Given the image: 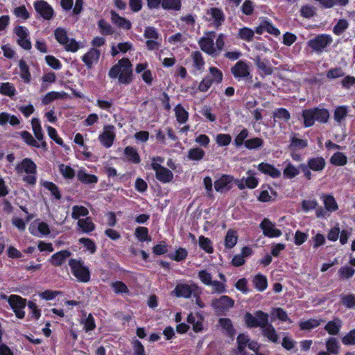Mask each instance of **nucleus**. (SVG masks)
I'll return each instance as SVG.
<instances>
[{
    "instance_id": "obj_46",
    "label": "nucleus",
    "mask_w": 355,
    "mask_h": 355,
    "mask_svg": "<svg viewBox=\"0 0 355 355\" xmlns=\"http://www.w3.org/2000/svg\"><path fill=\"white\" fill-rule=\"evenodd\" d=\"M42 185L46 189H48L51 195L54 196L56 200H60L62 198L61 193L59 190L58 187L53 182L49 181H45Z\"/></svg>"
},
{
    "instance_id": "obj_3",
    "label": "nucleus",
    "mask_w": 355,
    "mask_h": 355,
    "mask_svg": "<svg viewBox=\"0 0 355 355\" xmlns=\"http://www.w3.org/2000/svg\"><path fill=\"white\" fill-rule=\"evenodd\" d=\"M326 166V161L322 156L310 157L307 159L306 164L302 163L300 168L304 178L307 180L312 179L311 171L320 173Z\"/></svg>"
},
{
    "instance_id": "obj_25",
    "label": "nucleus",
    "mask_w": 355,
    "mask_h": 355,
    "mask_svg": "<svg viewBox=\"0 0 355 355\" xmlns=\"http://www.w3.org/2000/svg\"><path fill=\"white\" fill-rule=\"evenodd\" d=\"M111 20L113 24L116 25L119 28L128 31L132 28V23L130 21L123 17H121L114 10H111Z\"/></svg>"
},
{
    "instance_id": "obj_9",
    "label": "nucleus",
    "mask_w": 355,
    "mask_h": 355,
    "mask_svg": "<svg viewBox=\"0 0 355 355\" xmlns=\"http://www.w3.org/2000/svg\"><path fill=\"white\" fill-rule=\"evenodd\" d=\"M231 73L237 80H245L248 82L252 81V75L250 73V67L245 61H238L232 68Z\"/></svg>"
},
{
    "instance_id": "obj_32",
    "label": "nucleus",
    "mask_w": 355,
    "mask_h": 355,
    "mask_svg": "<svg viewBox=\"0 0 355 355\" xmlns=\"http://www.w3.org/2000/svg\"><path fill=\"white\" fill-rule=\"evenodd\" d=\"M225 247L226 249L233 248L238 241L237 232L233 229H229L225 236Z\"/></svg>"
},
{
    "instance_id": "obj_28",
    "label": "nucleus",
    "mask_w": 355,
    "mask_h": 355,
    "mask_svg": "<svg viewBox=\"0 0 355 355\" xmlns=\"http://www.w3.org/2000/svg\"><path fill=\"white\" fill-rule=\"evenodd\" d=\"M300 164L296 166L289 162L283 170L284 178L292 180L300 173Z\"/></svg>"
},
{
    "instance_id": "obj_33",
    "label": "nucleus",
    "mask_w": 355,
    "mask_h": 355,
    "mask_svg": "<svg viewBox=\"0 0 355 355\" xmlns=\"http://www.w3.org/2000/svg\"><path fill=\"white\" fill-rule=\"evenodd\" d=\"M218 323L223 329L224 333L226 334L228 336L232 337L235 335L236 331L233 326L232 322L230 318H219Z\"/></svg>"
},
{
    "instance_id": "obj_51",
    "label": "nucleus",
    "mask_w": 355,
    "mask_h": 355,
    "mask_svg": "<svg viewBox=\"0 0 355 355\" xmlns=\"http://www.w3.org/2000/svg\"><path fill=\"white\" fill-rule=\"evenodd\" d=\"M249 135V132L247 128H243L241 131L235 137L234 140V144L236 147L239 148L243 145L245 146V140Z\"/></svg>"
},
{
    "instance_id": "obj_24",
    "label": "nucleus",
    "mask_w": 355,
    "mask_h": 355,
    "mask_svg": "<svg viewBox=\"0 0 355 355\" xmlns=\"http://www.w3.org/2000/svg\"><path fill=\"white\" fill-rule=\"evenodd\" d=\"M234 178L230 175H223L219 179L214 182L215 190L218 192L222 191L223 189L230 190L231 184Z\"/></svg>"
},
{
    "instance_id": "obj_40",
    "label": "nucleus",
    "mask_w": 355,
    "mask_h": 355,
    "mask_svg": "<svg viewBox=\"0 0 355 355\" xmlns=\"http://www.w3.org/2000/svg\"><path fill=\"white\" fill-rule=\"evenodd\" d=\"M264 141L261 137H253L248 139L245 142V148L248 150H258L263 147Z\"/></svg>"
},
{
    "instance_id": "obj_41",
    "label": "nucleus",
    "mask_w": 355,
    "mask_h": 355,
    "mask_svg": "<svg viewBox=\"0 0 355 355\" xmlns=\"http://www.w3.org/2000/svg\"><path fill=\"white\" fill-rule=\"evenodd\" d=\"M65 96V92H49L43 96L42 103L43 105H48L55 100L63 98Z\"/></svg>"
},
{
    "instance_id": "obj_63",
    "label": "nucleus",
    "mask_w": 355,
    "mask_h": 355,
    "mask_svg": "<svg viewBox=\"0 0 355 355\" xmlns=\"http://www.w3.org/2000/svg\"><path fill=\"white\" fill-rule=\"evenodd\" d=\"M188 252L185 248L180 247L175 252V254H170L168 257L171 259L180 262L187 259Z\"/></svg>"
},
{
    "instance_id": "obj_58",
    "label": "nucleus",
    "mask_w": 355,
    "mask_h": 355,
    "mask_svg": "<svg viewBox=\"0 0 355 355\" xmlns=\"http://www.w3.org/2000/svg\"><path fill=\"white\" fill-rule=\"evenodd\" d=\"M79 243L83 244V247L88 250L90 254H94L96 251V245L95 242L89 238H80L78 240Z\"/></svg>"
},
{
    "instance_id": "obj_59",
    "label": "nucleus",
    "mask_w": 355,
    "mask_h": 355,
    "mask_svg": "<svg viewBox=\"0 0 355 355\" xmlns=\"http://www.w3.org/2000/svg\"><path fill=\"white\" fill-rule=\"evenodd\" d=\"M349 27V23L345 19H340L334 26L333 32L336 35H340Z\"/></svg>"
},
{
    "instance_id": "obj_26",
    "label": "nucleus",
    "mask_w": 355,
    "mask_h": 355,
    "mask_svg": "<svg viewBox=\"0 0 355 355\" xmlns=\"http://www.w3.org/2000/svg\"><path fill=\"white\" fill-rule=\"evenodd\" d=\"M207 13L213 18L214 26L216 29H218L225 20V14L219 8H211L207 10Z\"/></svg>"
},
{
    "instance_id": "obj_45",
    "label": "nucleus",
    "mask_w": 355,
    "mask_h": 355,
    "mask_svg": "<svg viewBox=\"0 0 355 355\" xmlns=\"http://www.w3.org/2000/svg\"><path fill=\"white\" fill-rule=\"evenodd\" d=\"M199 246L205 252L211 254L214 252V248L211 240L204 236H200L198 239Z\"/></svg>"
},
{
    "instance_id": "obj_2",
    "label": "nucleus",
    "mask_w": 355,
    "mask_h": 355,
    "mask_svg": "<svg viewBox=\"0 0 355 355\" xmlns=\"http://www.w3.org/2000/svg\"><path fill=\"white\" fill-rule=\"evenodd\" d=\"M301 115L302 125L304 128L312 127L315 122L321 124L327 123L330 116L327 109L319 107L304 109L302 111Z\"/></svg>"
},
{
    "instance_id": "obj_64",
    "label": "nucleus",
    "mask_w": 355,
    "mask_h": 355,
    "mask_svg": "<svg viewBox=\"0 0 355 355\" xmlns=\"http://www.w3.org/2000/svg\"><path fill=\"white\" fill-rule=\"evenodd\" d=\"M341 303L347 309H353L355 307V295L347 294L340 296Z\"/></svg>"
},
{
    "instance_id": "obj_34",
    "label": "nucleus",
    "mask_w": 355,
    "mask_h": 355,
    "mask_svg": "<svg viewBox=\"0 0 355 355\" xmlns=\"http://www.w3.org/2000/svg\"><path fill=\"white\" fill-rule=\"evenodd\" d=\"M124 155L126 159L132 164H139L141 162L140 156L137 150L132 146H127L124 148Z\"/></svg>"
},
{
    "instance_id": "obj_29",
    "label": "nucleus",
    "mask_w": 355,
    "mask_h": 355,
    "mask_svg": "<svg viewBox=\"0 0 355 355\" xmlns=\"http://www.w3.org/2000/svg\"><path fill=\"white\" fill-rule=\"evenodd\" d=\"M252 282L254 288L259 292L264 291L268 287V279L264 275H256Z\"/></svg>"
},
{
    "instance_id": "obj_55",
    "label": "nucleus",
    "mask_w": 355,
    "mask_h": 355,
    "mask_svg": "<svg viewBox=\"0 0 355 355\" xmlns=\"http://www.w3.org/2000/svg\"><path fill=\"white\" fill-rule=\"evenodd\" d=\"M181 0H162V7L165 10H180L181 9Z\"/></svg>"
},
{
    "instance_id": "obj_44",
    "label": "nucleus",
    "mask_w": 355,
    "mask_h": 355,
    "mask_svg": "<svg viewBox=\"0 0 355 355\" xmlns=\"http://www.w3.org/2000/svg\"><path fill=\"white\" fill-rule=\"evenodd\" d=\"M54 36L57 42L62 45L67 44L69 41L66 30L61 27L55 28Z\"/></svg>"
},
{
    "instance_id": "obj_49",
    "label": "nucleus",
    "mask_w": 355,
    "mask_h": 355,
    "mask_svg": "<svg viewBox=\"0 0 355 355\" xmlns=\"http://www.w3.org/2000/svg\"><path fill=\"white\" fill-rule=\"evenodd\" d=\"M0 93L8 96H13L16 94V89L12 83H3L0 86Z\"/></svg>"
},
{
    "instance_id": "obj_35",
    "label": "nucleus",
    "mask_w": 355,
    "mask_h": 355,
    "mask_svg": "<svg viewBox=\"0 0 355 355\" xmlns=\"http://www.w3.org/2000/svg\"><path fill=\"white\" fill-rule=\"evenodd\" d=\"M347 114V107L346 105H339L334 110V119L338 125H340L341 123L345 120Z\"/></svg>"
},
{
    "instance_id": "obj_57",
    "label": "nucleus",
    "mask_w": 355,
    "mask_h": 355,
    "mask_svg": "<svg viewBox=\"0 0 355 355\" xmlns=\"http://www.w3.org/2000/svg\"><path fill=\"white\" fill-rule=\"evenodd\" d=\"M192 58L194 68L196 70H201L205 65L202 53L199 51H196L192 53Z\"/></svg>"
},
{
    "instance_id": "obj_1",
    "label": "nucleus",
    "mask_w": 355,
    "mask_h": 355,
    "mask_svg": "<svg viewBox=\"0 0 355 355\" xmlns=\"http://www.w3.org/2000/svg\"><path fill=\"white\" fill-rule=\"evenodd\" d=\"M108 76L111 79L117 78L120 84L130 85L133 80V69L130 59L128 58L120 59L111 67Z\"/></svg>"
},
{
    "instance_id": "obj_6",
    "label": "nucleus",
    "mask_w": 355,
    "mask_h": 355,
    "mask_svg": "<svg viewBox=\"0 0 355 355\" xmlns=\"http://www.w3.org/2000/svg\"><path fill=\"white\" fill-rule=\"evenodd\" d=\"M69 266L72 274L79 282L87 283L90 280L91 275L89 268L84 265L82 260L71 258L69 261Z\"/></svg>"
},
{
    "instance_id": "obj_8",
    "label": "nucleus",
    "mask_w": 355,
    "mask_h": 355,
    "mask_svg": "<svg viewBox=\"0 0 355 355\" xmlns=\"http://www.w3.org/2000/svg\"><path fill=\"white\" fill-rule=\"evenodd\" d=\"M333 42V39L330 35L320 34L313 39L308 41V46L313 51L321 53L324 49L329 46Z\"/></svg>"
},
{
    "instance_id": "obj_18",
    "label": "nucleus",
    "mask_w": 355,
    "mask_h": 355,
    "mask_svg": "<svg viewBox=\"0 0 355 355\" xmlns=\"http://www.w3.org/2000/svg\"><path fill=\"white\" fill-rule=\"evenodd\" d=\"M101 55V51L96 48H90L89 51L85 53L81 60L88 69H91L94 63H97Z\"/></svg>"
},
{
    "instance_id": "obj_20",
    "label": "nucleus",
    "mask_w": 355,
    "mask_h": 355,
    "mask_svg": "<svg viewBox=\"0 0 355 355\" xmlns=\"http://www.w3.org/2000/svg\"><path fill=\"white\" fill-rule=\"evenodd\" d=\"M19 135L22 140L27 145L31 147L41 148L44 151L48 150L49 147L47 143L42 142V144H40L28 131L23 130L19 133Z\"/></svg>"
},
{
    "instance_id": "obj_17",
    "label": "nucleus",
    "mask_w": 355,
    "mask_h": 355,
    "mask_svg": "<svg viewBox=\"0 0 355 355\" xmlns=\"http://www.w3.org/2000/svg\"><path fill=\"white\" fill-rule=\"evenodd\" d=\"M207 34L210 37H202L200 39L198 44L202 51L208 55H214L216 49L214 46L213 37L216 35V33L214 31H209Z\"/></svg>"
},
{
    "instance_id": "obj_23",
    "label": "nucleus",
    "mask_w": 355,
    "mask_h": 355,
    "mask_svg": "<svg viewBox=\"0 0 355 355\" xmlns=\"http://www.w3.org/2000/svg\"><path fill=\"white\" fill-rule=\"evenodd\" d=\"M71 255V252L68 250H63L53 254L49 259V262L53 266H61L66 259Z\"/></svg>"
},
{
    "instance_id": "obj_50",
    "label": "nucleus",
    "mask_w": 355,
    "mask_h": 355,
    "mask_svg": "<svg viewBox=\"0 0 355 355\" xmlns=\"http://www.w3.org/2000/svg\"><path fill=\"white\" fill-rule=\"evenodd\" d=\"M98 26L100 33L103 35H110L114 33V29L112 26L103 19H101L98 21Z\"/></svg>"
},
{
    "instance_id": "obj_12",
    "label": "nucleus",
    "mask_w": 355,
    "mask_h": 355,
    "mask_svg": "<svg viewBox=\"0 0 355 355\" xmlns=\"http://www.w3.org/2000/svg\"><path fill=\"white\" fill-rule=\"evenodd\" d=\"M116 138L115 127L113 125H105L103 131L98 136V140L105 148H110Z\"/></svg>"
},
{
    "instance_id": "obj_36",
    "label": "nucleus",
    "mask_w": 355,
    "mask_h": 355,
    "mask_svg": "<svg viewBox=\"0 0 355 355\" xmlns=\"http://www.w3.org/2000/svg\"><path fill=\"white\" fill-rule=\"evenodd\" d=\"M19 76L24 83H28L31 80L29 67L23 59L19 61Z\"/></svg>"
},
{
    "instance_id": "obj_62",
    "label": "nucleus",
    "mask_w": 355,
    "mask_h": 355,
    "mask_svg": "<svg viewBox=\"0 0 355 355\" xmlns=\"http://www.w3.org/2000/svg\"><path fill=\"white\" fill-rule=\"evenodd\" d=\"M89 214L88 209L82 205H74L72 207L71 216L73 219H78L80 216H87Z\"/></svg>"
},
{
    "instance_id": "obj_30",
    "label": "nucleus",
    "mask_w": 355,
    "mask_h": 355,
    "mask_svg": "<svg viewBox=\"0 0 355 355\" xmlns=\"http://www.w3.org/2000/svg\"><path fill=\"white\" fill-rule=\"evenodd\" d=\"M262 334L268 338V340L272 343H276L278 341L279 336L276 332V330L272 324H270L268 321L267 325L261 328Z\"/></svg>"
},
{
    "instance_id": "obj_19",
    "label": "nucleus",
    "mask_w": 355,
    "mask_h": 355,
    "mask_svg": "<svg viewBox=\"0 0 355 355\" xmlns=\"http://www.w3.org/2000/svg\"><path fill=\"white\" fill-rule=\"evenodd\" d=\"M262 190L260 191L257 200L261 202H268L275 200L277 197V193L270 184H265L261 186Z\"/></svg>"
},
{
    "instance_id": "obj_56",
    "label": "nucleus",
    "mask_w": 355,
    "mask_h": 355,
    "mask_svg": "<svg viewBox=\"0 0 355 355\" xmlns=\"http://www.w3.org/2000/svg\"><path fill=\"white\" fill-rule=\"evenodd\" d=\"M111 287L116 294H128L130 291L127 285L121 281H116L111 284Z\"/></svg>"
},
{
    "instance_id": "obj_48",
    "label": "nucleus",
    "mask_w": 355,
    "mask_h": 355,
    "mask_svg": "<svg viewBox=\"0 0 355 355\" xmlns=\"http://www.w3.org/2000/svg\"><path fill=\"white\" fill-rule=\"evenodd\" d=\"M338 273L340 279H348L354 275L355 269L352 266H344L339 268Z\"/></svg>"
},
{
    "instance_id": "obj_7",
    "label": "nucleus",
    "mask_w": 355,
    "mask_h": 355,
    "mask_svg": "<svg viewBox=\"0 0 355 355\" xmlns=\"http://www.w3.org/2000/svg\"><path fill=\"white\" fill-rule=\"evenodd\" d=\"M8 302L18 319L25 317L24 309L27 305V300L18 295H10L8 297Z\"/></svg>"
},
{
    "instance_id": "obj_47",
    "label": "nucleus",
    "mask_w": 355,
    "mask_h": 355,
    "mask_svg": "<svg viewBox=\"0 0 355 355\" xmlns=\"http://www.w3.org/2000/svg\"><path fill=\"white\" fill-rule=\"evenodd\" d=\"M205 155V151L200 148H193L189 150L188 158L192 161H199L202 159Z\"/></svg>"
},
{
    "instance_id": "obj_60",
    "label": "nucleus",
    "mask_w": 355,
    "mask_h": 355,
    "mask_svg": "<svg viewBox=\"0 0 355 355\" xmlns=\"http://www.w3.org/2000/svg\"><path fill=\"white\" fill-rule=\"evenodd\" d=\"M308 146V142L306 139H299L295 137H293L291 139V143L288 148L292 150L295 148L304 149Z\"/></svg>"
},
{
    "instance_id": "obj_54",
    "label": "nucleus",
    "mask_w": 355,
    "mask_h": 355,
    "mask_svg": "<svg viewBox=\"0 0 355 355\" xmlns=\"http://www.w3.org/2000/svg\"><path fill=\"white\" fill-rule=\"evenodd\" d=\"M247 174L249 175L245 179V184L247 188L253 189L259 184V180L254 177L255 173L252 170H248Z\"/></svg>"
},
{
    "instance_id": "obj_52",
    "label": "nucleus",
    "mask_w": 355,
    "mask_h": 355,
    "mask_svg": "<svg viewBox=\"0 0 355 355\" xmlns=\"http://www.w3.org/2000/svg\"><path fill=\"white\" fill-rule=\"evenodd\" d=\"M326 347L329 354H338L340 345L335 338H329L326 343Z\"/></svg>"
},
{
    "instance_id": "obj_5",
    "label": "nucleus",
    "mask_w": 355,
    "mask_h": 355,
    "mask_svg": "<svg viewBox=\"0 0 355 355\" xmlns=\"http://www.w3.org/2000/svg\"><path fill=\"white\" fill-rule=\"evenodd\" d=\"M268 314L261 310L256 311L254 315L246 312L243 316L245 324L249 329L264 327L268 324Z\"/></svg>"
},
{
    "instance_id": "obj_37",
    "label": "nucleus",
    "mask_w": 355,
    "mask_h": 355,
    "mask_svg": "<svg viewBox=\"0 0 355 355\" xmlns=\"http://www.w3.org/2000/svg\"><path fill=\"white\" fill-rule=\"evenodd\" d=\"M254 31L248 27H243L239 29L236 38L250 42L253 40Z\"/></svg>"
},
{
    "instance_id": "obj_16",
    "label": "nucleus",
    "mask_w": 355,
    "mask_h": 355,
    "mask_svg": "<svg viewBox=\"0 0 355 355\" xmlns=\"http://www.w3.org/2000/svg\"><path fill=\"white\" fill-rule=\"evenodd\" d=\"M198 289V286L196 284L191 285L187 284H178L172 291L178 297L190 298L192 294Z\"/></svg>"
},
{
    "instance_id": "obj_42",
    "label": "nucleus",
    "mask_w": 355,
    "mask_h": 355,
    "mask_svg": "<svg viewBox=\"0 0 355 355\" xmlns=\"http://www.w3.org/2000/svg\"><path fill=\"white\" fill-rule=\"evenodd\" d=\"M323 202L324 207L327 211L333 212L338 209V204L332 195H324L323 196Z\"/></svg>"
},
{
    "instance_id": "obj_4",
    "label": "nucleus",
    "mask_w": 355,
    "mask_h": 355,
    "mask_svg": "<svg viewBox=\"0 0 355 355\" xmlns=\"http://www.w3.org/2000/svg\"><path fill=\"white\" fill-rule=\"evenodd\" d=\"M15 170L18 173L25 172L28 174L23 177V181L31 185H35L37 182V165L30 158H24L17 164Z\"/></svg>"
},
{
    "instance_id": "obj_61",
    "label": "nucleus",
    "mask_w": 355,
    "mask_h": 355,
    "mask_svg": "<svg viewBox=\"0 0 355 355\" xmlns=\"http://www.w3.org/2000/svg\"><path fill=\"white\" fill-rule=\"evenodd\" d=\"M273 117L275 119L284 120L288 122L291 119V114L288 110L284 107L277 108L273 112Z\"/></svg>"
},
{
    "instance_id": "obj_21",
    "label": "nucleus",
    "mask_w": 355,
    "mask_h": 355,
    "mask_svg": "<svg viewBox=\"0 0 355 355\" xmlns=\"http://www.w3.org/2000/svg\"><path fill=\"white\" fill-rule=\"evenodd\" d=\"M76 177L80 182L83 184L90 185L91 187H94L98 182V178L96 175L87 173L84 168L78 171Z\"/></svg>"
},
{
    "instance_id": "obj_31",
    "label": "nucleus",
    "mask_w": 355,
    "mask_h": 355,
    "mask_svg": "<svg viewBox=\"0 0 355 355\" xmlns=\"http://www.w3.org/2000/svg\"><path fill=\"white\" fill-rule=\"evenodd\" d=\"M342 327V321L340 318H336L333 320L329 321L324 326L325 331L329 335H337Z\"/></svg>"
},
{
    "instance_id": "obj_43",
    "label": "nucleus",
    "mask_w": 355,
    "mask_h": 355,
    "mask_svg": "<svg viewBox=\"0 0 355 355\" xmlns=\"http://www.w3.org/2000/svg\"><path fill=\"white\" fill-rule=\"evenodd\" d=\"M331 164L337 166H345L347 162V156L341 152H336L330 158Z\"/></svg>"
},
{
    "instance_id": "obj_53",
    "label": "nucleus",
    "mask_w": 355,
    "mask_h": 355,
    "mask_svg": "<svg viewBox=\"0 0 355 355\" xmlns=\"http://www.w3.org/2000/svg\"><path fill=\"white\" fill-rule=\"evenodd\" d=\"M135 234L137 239L141 242L151 241V238L149 237L148 235V229L146 227L141 226L137 227Z\"/></svg>"
},
{
    "instance_id": "obj_11",
    "label": "nucleus",
    "mask_w": 355,
    "mask_h": 355,
    "mask_svg": "<svg viewBox=\"0 0 355 355\" xmlns=\"http://www.w3.org/2000/svg\"><path fill=\"white\" fill-rule=\"evenodd\" d=\"M150 166L155 171V178L159 182L166 184L173 180V173L166 167L155 162H152Z\"/></svg>"
},
{
    "instance_id": "obj_15",
    "label": "nucleus",
    "mask_w": 355,
    "mask_h": 355,
    "mask_svg": "<svg viewBox=\"0 0 355 355\" xmlns=\"http://www.w3.org/2000/svg\"><path fill=\"white\" fill-rule=\"evenodd\" d=\"M263 234L268 238L279 237L282 233L279 229L275 227V225L268 218H263L259 225Z\"/></svg>"
},
{
    "instance_id": "obj_27",
    "label": "nucleus",
    "mask_w": 355,
    "mask_h": 355,
    "mask_svg": "<svg viewBox=\"0 0 355 355\" xmlns=\"http://www.w3.org/2000/svg\"><path fill=\"white\" fill-rule=\"evenodd\" d=\"M254 63L258 69L264 75H271L273 72L272 68L270 66V62L266 60H262L260 56H257L254 59Z\"/></svg>"
},
{
    "instance_id": "obj_38",
    "label": "nucleus",
    "mask_w": 355,
    "mask_h": 355,
    "mask_svg": "<svg viewBox=\"0 0 355 355\" xmlns=\"http://www.w3.org/2000/svg\"><path fill=\"white\" fill-rule=\"evenodd\" d=\"M78 225L84 233H90L95 230V225L90 217L78 219Z\"/></svg>"
},
{
    "instance_id": "obj_13",
    "label": "nucleus",
    "mask_w": 355,
    "mask_h": 355,
    "mask_svg": "<svg viewBox=\"0 0 355 355\" xmlns=\"http://www.w3.org/2000/svg\"><path fill=\"white\" fill-rule=\"evenodd\" d=\"M14 33L18 37L17 44L25 50H31L32 44L28 38L29 33L26 27L17 26L14 28Z\"/></svg>"
},
{
    "instance_id": "obj_22",
    "label": "nucleus",
    "mask_w": 355,
    "mask_h": 355,
    "mask_svg": "<svg viewBox=\"0 0 355 355\" xmlns=\"http://www.w3.org/2000/svg\"><path fill=\"white\" fill-rule=\"evenodd\" d=\"M257 169L261 173L268 175L272 178H278L281 176V171L274 165L269 163L261 162L258 164Z\"/></svg>"
},
{
    "instance_id": "obj_39",
    "label": "nucleus",
    "mask_w": 355,
    "mask_h": 355,
    "mask_svg": "<svg viewBox=\"0 0 355 355\" xmlns=\"http://www.w3.org/2000/svg\"><path fill=\"white\" fill-rule=\"evenodd\" d=\"M177 121L179 123H184L189 119V112L181 104H178L174 109Z\"/></svg>"
},
{
    "instance_id": "obj_14",
    "label": "nucleus",
    "mask_w": 355,
    "mask_h": 355,
    "mask_svg": "<svg viewBox=\"0 0 355 355\" xmlns=\"http://www.w3.org/2000/svg\"><path fill=\"white\" fill-rule=\"evenodd\" d=\"M36 12L45 20L53 18L54 10L51 6L44 0H37L34 2Z\"/></svg>"
},
{
    "instance_id": "obj_10",
    "label": "nucleus",
    "mask_w": 355,
    "mask_h": 355,
    "mask_svg": "<svg viewBox=\"0 0 355 355\" xmlns=\"http://www.w3.org/2000/svg\"><path fill=\"white\" fill-rule=\"evenodd\" d=\"M234 304V300L230 297L222 295L219 298L213 299L211 306L218 314H223L233 308Z\"/></svg>"
}]
</instances>
